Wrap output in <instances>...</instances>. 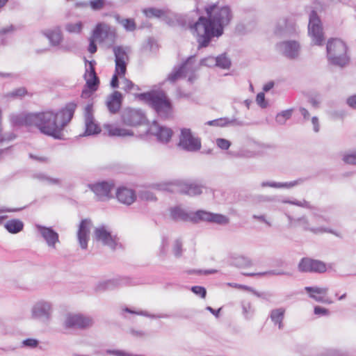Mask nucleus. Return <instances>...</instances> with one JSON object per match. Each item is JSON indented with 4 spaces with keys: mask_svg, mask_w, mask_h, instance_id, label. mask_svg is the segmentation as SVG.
Masks as SVG:
<instances>
[{
    "mask_svg": "<svg viewBox=\"0 0 356 356\" xmlns=\"http://www.w3.org/2000/svg\"><path fill=\"white\" fill-rule=\"evenodd\" d=\"M293 109H286L277 114L275 121L280 124H284L292 115Z\"/></svg>",
    "mask_w": 356,
    "mask_h": 356,
    "instance_id": "nucleus-43",
    "label": "nucleus"
},
{
    "mask_svg": "<svg viewBox=\"0 0 356 356\" xmlns=\"http://www.w3.org/2000/svg\"><path fill=\"white\" fill-rule=\"evenodd\" d=\"M296 221L298 222H300L302 225V228L305 231H310L314 234H319V233H330L337 235L335 232L330 228H325V227H309V221L307 218L305 216L300 217L297 219H296Z\"/></svg>",
    "mask_w": 356,
    "mask_h": 356,
    "instance_id": "nucleus-30",
    "label": "nucleus"
},
{
    "mask_svg": "<svg viewBox=\"0 0 356 356\" xmlns=\"http://www.w3.org/2000/svg\"><path fill=\"white\" fill-rule=\"evenodd\" d=\"M243 314L245 318H250L253 314V309H252L251 304L249 302H242Z\"/></svg>",
    "mask_w": 356,
    "mask_h": 356,
    "instance_id": "nucleus-52",
    "label": "nucleus"
},
{
    "mask_svg": "<svg viewBox=\"0 0 356 356\" xmlns=\"http://www.w3.org/2000/svg\"><path fill=\"white\" fill-rule=\"evenodd\" d=\"M108 36V31L105 29V26L102 24H98L92 31L91 38L94 39H104Z\"/></svg>",
    "mask_w": 356,
    "mask_h": 356,
    "instance_id": "nucleus-42",
    "label": "nucleus"
},
{
    "mask_svg": "<svg viewBox=\"0 0 356 356\" xmlns=\"http://www.w3.org/2000/svg\"><path fill=\"white\" fill-rule=\"evenodd\" d=\"M27 90L24 87L18 88L12 92H10L6 95L7 97H11L13 99L22 98L27 94Z\"/></svg>",
    "mask_w": 356,
    "mask_h": 356,
    "instance_id": "nucleus-47",
    "label": "nucleus"
},
{
    "mask_svg": "<svg viewBox=\"0 0 356 356\" xmlns=\"http://www.w3.org/2000/svg\"><path fill=\"white\" fill-rule=\"evenodd\" d=\"M143 13L145 15V16L147 18H161L163 17L165 15V13L163 10L154 7L145 8L143 10Z\"/></svg>",
    "mask_w": 356,
    "mask_h": 356,
    "instance_id": "nucleus-40",
    "label": "nucleus"
},
{
    "mask_svg": "<svg viewBox=\"0 0 356 356\" xmlns=\"http://www.w3.org/2000/svg\"><path fill=\"white\" fill-rule=\"evenodd\" d=\"M129 279H112L108 280L104 282H99L95 290L96 292H102L106 290H113L118 286H122L128 283Z\"/></svg>",
    "mask_w": 356,
    "mask_h": 356,
    "instance_id": "nucleus-26",
    "label": "nucleus"
},
{
    "mask_svg": "<svg viewBox=\"0 0 356 356\" xmlns=\"http://www.w3.org/2000/svg\"><path fill=\"white\" fill-rule=\"evenodd\" d=\"M343 161L348 164L356 165V153L348 154L343 156Z\"/></svg>",
    "mask_w": 356,
    "mask_h": 356,
    "instance_id": "nucleus-61",
    "label": "nucleus"
},
{
    "mask_svg": "<svg viewBox=\"0 0 356 356\" xmlns=\"http://www.w3.org/2000/svg\"><path fill=\"white\" fill-rule=\"evenodd\" d=\"M10 122L13 126H33V113L12 115Z\"/></svg>",
    "mask_w": 356,
    "mask_h": 356,
    "instance_id": "nucleus-28",
    "label": "nucleus"
},
{
    "mask_svg": "<svg viewBox=\"0 0 356 356\" xmlns=\"http://www.w3.org/2000/svg\"><path fill=\"white\" fill-rule=\"evenodd\" d=\"M199 65L200 66H206L208 67H216V57H213L212 56H209L205 58H203L200 60Z\"/></svg>",
    "mask_w": 356,
    "mask_h": 356,
    "instance_id": "nucleus-50",
    "label": "nucleus"
},
{
    "mask_svg": "<svg viewBox=\"0 0 356 356\" xmlns=\"http://www.w3.org/2000/svg\"><path fill=\"white\" fill-rule=\"evenodd\" d=\"M305 290L309 294V298L315 300L316 302L323 303L324 297L316 296L315 293L325 295L327 293L328 289L318 286H306Z\"/></svg>",
    "mask_w": 356,
    "mask_h": 356,
    "instance_id": "nucleus-33",
    "label": "nucleus"
},
{
    "mask_svg": "<svg viewBox=\"0 0 356 356\" xmlns=\"http://www.w3.org/2000/svg\"><path fill=\"white\" fill-rule=\"evenodd\" d=\"M105 129L108 131V136H110L125 137L134 135L132 130L116 127L113 124H106Z\"/></svg>",
    "mask_w": 356,
    "mask_h": 356,
    "instance_id": "nucleus-31",
    "label": "nucleus"
},
{
    "mask_svg": "<svg viewBox=\"0 0 356 356\" xmlns=\"http://www.w3.org/2000/svg\"><path fill=\"white\" fill-rule=\"evenodd\" d=\"M196 215L197 211L195 213H188L186 211L178 206L170 209V217L175 221H190L195 224L198 223L199 218H197V216Z\"/></svg>",
    "mask_w": 356,
    "mask_h": 356,
    "instance_id": "nucleus-20",
    "label": "nucleus"
},
{
    "mask_svg": "<svg viewBox=\"0 0 356 356\" xmlns=\"http://www.w3.org/2000/svg\"><path fill=\"white\" fill-rule=\"evenodd\" d=\"M296 32L295 22L287 17H282L277 22L275 34L280 37H289Z\"/></svg>",
    "mask_w": 356,
    "mask_h": 356,
    "instance_id": "nucleus-15",
    "label": "nucleus"
},
{
    "mask_svg": "<svg viewBox=\"0 0 356 356\" xmlns=\"http://www.w3.org/2000/svg\"><path fill=\"white\" fill-rule=\"evenodd\" d=\"M298 270L301 273H323L327 267L326 264L321 260L304 257L298 264Z\"/></svg>",
    "mask_w": 356,
    "mask_h": 356,
    "instance_id": "nucleus-10",
    "label": "nucleus"
},
{
    "mask_svg": "<svg viewBox=\"0 0 356 356\" xmlns=\"http://www.w3.org/2000/svg\"><path fill=\"white\" fill-rule=\"evenodd\" d=\"M191 291L196 296H200L201 298H205L207 296V289L202 286H193Z\"/></svg>",
    "mask_w": 356,
    "mask_h": 356,
    "instance_id": "nucleus-53",
    "label": "nucleus"
},
{
    "mask_svg": "<svg viewBox=\"0 0 356 356\" xmlns=\"http://www.w3.org/2000/svg\"><path fill=\"white\" fill-rule=\"evenodd\" d=\"M197 218L200 221H206L208 222L216 223L219 225H225L229 222V219L227 216L220 214L215 213L204 210L197 211Z\"/></svg>",
    "mask_w": 356,
    "mask_h": 356,
    "instance_id": "nucleus-19",
    "label": "nucleus"
},
{
    "mask_svg": "<svg viewBox=\"0 0 356 356\" xmlns=\"http://www.w3.org/2000/svg\"><path fill=\"white\" fill-rule=\"evenodd\" d=\"M234 263L235 266L239 268L246 267L251 265L250 259L243 256L236 257L234 260Z\"/></svg>",
    "mask_w": 356,
    "mask_h": 356,
    "instance_id": "nucleus-48",
    "label": "nucleus"
},
{
    "mask_svg": "<svg viewBox=\"0 0 356 356\" xmlns=\"http://www.w3.org/2000/svg\"><path fill=\"white\" fill-rule=\"evenodd\" d=\"M88 188L92 191L99 200H102L104 197L111 198L113 196L111 193V191L115 187V184L113 181H101L88 184Z\"/></svg>",
    "mask_w": 356,
    "mask_h": 356,
    "instance_id": "nucleus-12",
    "label": "nucleus"
},
{
    "mask_svg": "<svg viewBox=\"0 0 356 356\" xmlns=\"http://www.w3.org/2000/svg\"><path fill=\"white\" fill-rule=\"evenodd\" d=\"M88 79H85L86 82L81 92V97L82 98H87L92 95L97 90L100 83L99 79L97 74L88 75Z\"/></svg>",
    "mask_w": 356,
    "mask_h": 356,
    "instance_id": "nucleus-24",
    "label": "nucleus"
},
{
    "mask_svg": "<svg viewBox=\"0 0 356 356\" xmlns=\"http://www.w3.org/2000/svg\"><path fill=\"white\" fill-rule=\"evenodd\" d=\"M217 146L222 150H227L231 146V142L225 138H217L216 139Z\"/></svg>",
    "mask_w": 356,
    "mask_h": 356,
    "instance_id": "nucleus-57",
    "label": "nucleus"
},
{
    "mask_svg": "<svg viewBox=\"0 0 356 356\" xmlns=\"http://www.w3.org/2000/svg\"><path fill=\"white\" fill-rule=\"evenodd\" d=\"M136 97L149 106L161 120H168L173 117V103L163 90H152L136 94Z\"/></svg>",
    "mask_w": 356,
    "mask_h": 356,
    "instance_id": "nucleus-3",
    "label": "nucleus"
},
{
    "mask_svg": "<svg viewBox=\"0 0 356 356\" xmlns=\"http://www.w3.org/2000/svg\"><path fill=\"white\" fill-rule=\"evenodd\" d=\"M206 16H200L196 22L188 24L197 42V49L207 47L213 38L224 34L225 28L232 20L233 13L229 6H218V3L204 7Z\"/></svg>",
    "mask_w": 356,
    "mask_h": 356,
    "instance_id": "nucleus-1",
    "label": "nucleus"
},
{
    "mask_svg": "<svg viewBox=\"0 0 356 356\" xmlns=\"http://www.w3.org/2000/svg\"><path fill=\"white\" fill-rule=\"evenodd\" d=\"M86 63H88L89 67H88V68L86 69V72L83 76L84 79H86L87 75L97 74L96 71H95V67L96 65L95 60H92L88 61V60H86Z\"/></svg>",
    "mask_w": 356,
    "mask_h": 356,
    "instance_id": "nucleus-54",
    "label": "nucleus"
},
{
    "mask_svg": "<svg viewBox=\"0 0 356 356\" xmlns=\"http://www.w3.org/2000/svg\"><path fill=\"white\" fill-rule=\"evenodd\" d=\"M121 120L124 124L130 127H137L147 122L145 113L141 109L125 108L121 113Z\"/></svg>",
    "mask_w": 356,
    "mask_h": 356,
    "instance_id": "nucleus-7",
    "label": "nucleus"
},
{
    "mask_svg": "<svg viewBox=\"0 0 356 356\" xmlns=\"http://www.w3.org/2000/svg\"><path fill=\"white\" fill-rule=\"evenodd\" d=\"M116 197L120 202L131 205L136 200V194L134 190L122 186L117 189Z\"/></svg>",
    "mask_w": 356,
    "mask_h": 356,
    "instance_id": "nucleus-25",
    "label": "nucleus"
},
{
    "mask_svg": "<svg viewBox=\"0 0 356 356\" xmlns=\"http://www.w3.org/2000/svg\"><path fill=\"white\" fill-rule=\"evenodd\" d=\"M44 35L49 40L52 46H58L63 40V35L60 29L58 27L54 30H48L44 33Z\"/></svg>",
    "mask_w": 356,
    "mask_h": 356,
    "instance_id": "nucleus-35",
    "label": "nucleus"
},
{
    "mask_svg": "<svg viewBox=\"0 0 356 356\" xmlns=\"http://www.w3.org/2000/svg\"><path fill=\"white\" fill-rule=\"evenodd\" d=\"M106 354L114 355V356H128V353H126L120 350H111L107 349L106 350Z\"/></svg>",
    "mask_w": 356,
    "mask_h": 356,
    "instance_id": "nucleus-64",
    "label": "nucleus"
},
{
    "mask_svg": "<svg viewBox=\"0 0 356 356\" xmlns=\"http://www.w3.org/2000/svg\"><path fill=\"white\" fill-rule=\"evenodd\" d=\"M124 76L125 75H122L121 74H117V72H115L114 74L113 75V76L111 78V82H110L111 87L113 88H118L119 87L118 76L124 78Z\"/></svg>",
    "mask_w": 356,
    "mask_h": 356,
    "instance_id": "nucleus-62",
    "label": "nucleus"
},
{
    "mask_svg": "<svg viewBox=\"0 0 356 356\" xmlns=\"http://www.w3.org/2000/svg\"><path fill=\"white\" fill-rule=\"evenodd\" d=\"M92 221L90 218L82 219L79 225L76 236L79 245L82 250L88 248Z\"/></svg>",
    "mask_w": 356,
    "mask_h": 356,
    "instance_id": "nucleus-13",
    "label": "nucleus"
},
{
    "mask_svg": "<svg viewBox=\"0 0 356 356\" xmlns=\"http://www.w3.org/2000/svg\"><path fill=\"white\" fill-rule=\"evenodd\" d=\"M144 48L149 51H156L158 49V44L153 38H148Z\"/></svg>",
    "mask_w": 356,
    "mask_h": 356,
    "instance_id": "nucleus-55",
    "label": "nucleus"
},
{
    "mask_svg": "<svg viewBox=\"0 0 356 356\" xmlns=\"http://www.w3.org/2000/svg\"><path fill=\"white\" fill-rule=\"evenodd\" d=\"M51 313V304L47 301H39L32 308V317L43 321H48L50 318Z\"/></svg>",
    "mask_w": 356,
    "mask_h": 356,
    "instance_id": "nucleus-17",
    "label": "nucleus"
},
{
    "mask_svg": "<svg viewBox=\"0 0 356 356\" xmlns=\"http://www.w3.org/2000/svg\"><path fill=\"white\" fill-rule=\"evenodd\" d=\"M216 65L219 68L228 70L232 65V61L227 56V54L223 53L216 57Z\"/></svg>",
    "mask_w": 356,
    "mask_h": 356,
    "instance_id": "nucleus-39",
    "label": "nucleus"
},
{
    "mask_svg": "<svg viewBox=\"0 0 356 356\" xmlns=\"http://www.w3.org/2000/svg\"><path fill=\"white\" fill-rule=\"evenodd\" d=\"M308 33L316 45H321L324 40L321 19L314 10L309 13Z\"/></svg>",
    "mask_w": 356,
    "mask_h": 356,
    "instance_id": "nucleus-6",
    "label": "nucleus"
},
{
    "mask_svg": "<svg viewBox=\"0 0 356 356\" xmlns=\"http://www.w3.org/2000/svg\"><path fill=\"white\" fill-rule=\"evenodd\" d=\"M94 238L97 241L101 242L104 246H108L115 251L118 248H122L120 238L117 235H112L111 232L106 229L104 225L95 228Z\"/></svg>",
    "mask_w": 356,
    "mask_h": 356,
    "instance_id": "nucleus-5",
    "label": "nucleus"
},
{
    "mask_svg": "<svg viewBox=\"0 0 356 356\" xmlns=\"http://www.w3.org/2000/svg\"><path fill=\"white\" fill-rule=\"evenodd\" d=\"M17 135L13 132L10 133H3V131L0 132V144L5 141H11L15 139Z\"/></svg>",
    "mask_w": 356,
    "mask_h": 356,
    "instance_id": "nucleus-56",
    "label": "nucleus"
},
{
    "mask_svg": "<svg viewBox=\"0 0 356 356\" xmlns=\"http://www.w3.org/2000/svg\"><path fill=\"white\" fill-rule=\"evenodd\" d=\"M106 0H90L89 6L94 11L100 10L106 5Z\"/></svg>",
    "mask_w": 356,
    "mask_h": 356,
    "instance_id": "nucleus-51",
    "label": "nucleus"
},
{
    "mask_svg": "<svg viewBox=\"0 0 356 356\" xmlns=\"http://www.w3.org/2000/svg\"><path fill=\"white\" fill-rule=\"evenodd\" d=\"M307 179V178H299L296 180L289 181V182H276V181H266L261 182V186L262 188L272 187V188H289L296 186L297 185L303 184Z\"/></svg>",
    "mask_w": 356,
    "mask_h": 356,
    "instance_id": "nucleus-29",
    "label": "nucleus"
},
{
    "mask_svg": "<svg viewBox=\"0 0 356 356\" xmlns=\"http://www.w3.org/2000/svg\"><path fill=\"white\" fill-rule=\"evenodd\" d=\"M202 186L194 183L184 184L180 188V193L190 196L200 195L202 192Z\"/></svg>",
    "mask_w": 356,
    "mask_h": 356,
    "instance_id": "nucleus-36",
    "label": "nucleus"
},
{
    "mask_svg": "<svg viewBox=\"0 0 356 356\" xmlns=\"http://www.w3.org/2000/svg\"><path fill=\"white\" fill-rule=\"evenodd\" d=\"M285 309L283 308L274 309L270 311L269 317L275 326L280 330L284 328L283 320L284 318Z\"/></svg>",
    "mask_w": 356,
    "mask_h": 356,
    "instance_id": "nucleus-32",
    "label": "nucleus"
},
{
    "mask_svg": "<svg viewBox=\"0 0 356 356\" xmlns=\"http://www.w3.org/2000/svg\"><path fill=\"white\" fill-rule=\"evenodd\" d=\"M92 325V320L82 314L70 315L65 321V325L67 328L85 329Z\"/></svg>",
    "mask_w": 356,
    "mask_h": 356,
    "instance_id": "nucleus-16",
    "label": "nucleus"
},
{
    "mask_svg": "<svg viewBox=\"0 0 356 356\" xmlns=\"http://www.w3.org/2000/svg\"><path fill=\"white\" fill-rule=\"evenodd\" d=\"M113 51L115 56V72L125 75L127 67L126 58H128L127 52L122 46L114 47Z\"/></svg>",
    "mask_w": 356,
    "mask_h": 356,
    "instance_id": "nucleus-18",
    "label": "nucleus"
},
{
    "mask_svg": "<svg viewBox=\"0 0 356 356\" xmlns=\"http://www.w3.org/2000/svg\"><path fill=\"white\" fill-rule=\"evenodd\" d=\"M36 229L45 241L47 245L55 248L56 243L59 242L58 234L51 227L41 225H36Z\"/></svg>",
    "mask_w": 356,
    "mask_h": 356,
    "instance_id": "nucleus-22",
    "label": "nucleus"
},
{
    "mask_svg": "<svg viewBox=\"0 0 356 356\" xmlns=\"http://www.w3.org/2000/svg\"><path fill=\"white\" fill-rule=\"evenodd\" d=\"M168 245V238L167 236L163 235L161 238V243L158 253L159 257L164 259L167 255V247Z\"/></svg>",
    "mask_w": 356,
    "mask_h": 356,
    "instance_id": "nucleus-45",
    "label": "nucleus"
},
{
    "mask_svg": "<svg viewBox=\"0 0 356 356\" xmlns=\"http://www.w3.org/2000/svg\"><path fill=\"white\" fill-rule=\"evenodd\" d=\"M33 177L40 181H46L50 185H59L60 184L59 179L50 177L42 172L35 173L33 175Z\"/></svg>",
    "mask_w": 356,
    "mask_h": 356,
    "instance_id": "nucleus-41",
    "label": "nucleus"
},
{
    "mask_svg": "<svg viewBox=\"0 0 356 356\" xmlns=\"http://www.w3.org/2000/svg\"><path fill=\"white\" fill-rule=\"evenodd\" d=\"M256 102L257 104L262 108H265L268 106V102L266 101L265 94L263 92H260L257 95Z\"/></svg>",
    "mask_w": 356,
    "mask_h": 356,
    "instance_id": "nucleus-58",
    "label": "nucleus"
},
{
    "mask_svg": "<svg viewBox=\"0 0 356 356\" xmlns=\"http://www.w3.org/2000/svg\"><path fill=\"white\" fill-rule=\"evenodd\" d=\"M179 146L187 152H197L201 148V140L195 138L190 129L183 128L181 130Z\"/></svg>",
    "mask_w": 356,
    "mask_h": 356,
    "instance_id": "nucleus-8",
    "label": "nucleus"
},
{
    "mask_svg": "<svg viewBox=\"0 0 356 356\" xmlns=\"http://www.w3.org/2000/svg\"><path fill=\"white\" fill-rule=\"evenodd\" d=\"M122 102V94L118 90L113 92L108 97V99L106 101V106L108 111L112 114L118 113L121 108Z\"/></svg>",
    "mask_w": 356,
    "mask_h": 356,
    "instance_id": "nucleus-23",
    "label": "nucleus"
},
{
    "mask_svg": "<svg viewBox=\"0 0 356 356\" xmlns=\"http://www.w3.org/2000/svg\"><path fill=\"white\" fill-rule=\"evenodd\" d=\"M172 252L174 256L176 258H180L182 257L184 249H183V243L180 238H177L174 241V244L172 246Z\"/></svg>",
    "mask_w": 356,
    "mask_h": 356,
    "instance_id": "nucleus-44",
    "label": "nucleus"
},
{
    "mask_svg": "<svg viewBox=\"0 0 356 356\" xmlns=\"http://www.w3.org/2000/svg\"><path fill=\"white\" fill-rule=\"evenodd\" d=\"M122 311L125 312L127 313H129V314H136V315H139V316H143L149 317V318H169L170 317V315H168V314H159V315L150 314H149L146 311H143V310L136 311V310L132 309H131L129 307H125L122 309Z\"/></svg>",
    "mask_w": 356,
    "mask_h": 356,
    "instance_id": "nucleus-38",
    "label": "nucleus"
},
{
    "mask_svg": "<svg viewBox=\"0 0 356 356\" xmlns=\"http://www.w3.org/2000/svg\"><path fill=\"white\" fill-rule=\"evenodd\" d=\"M84 120L85 131L79 137L95 136L101 132V127L95 120L92 104H88L85 108Z\"/></svg>",
    "mask_w": 356,
    "mask_h": 356,
    "instance_id": "nucleus-9",
    "label": "nucleus"
},
{
    "mask_svg": "<svg viewBox=\"0 0 356 356\" xmlns=\"http://www.w3.org/2000/svg\"><path fill=\"white\" fill-rule=\"evenodd\" d=\"M22 343V346L34 348L38 346L39 341H38V340H37L35 339L27 338V339L23 340Z\"/></svg>",
    "mask_w": 356,
    "mask_h": 356,
    "instance_id": "nucleus-59",
    "label": "nucleus"
},
{
    "mask_svg": "<svg viewBox=\"0 0 356 356\" xmlns=\"http://www.w3.org/2000/svg\"><path fill=\"white\" fill-rule=\"evenodd\" d=\"M277 51L284 57L290 60L296 59L300 54V45L296 40H286L277 43Z\"/></svg>",
    "mask_w": 356,
    "mask_h": 356,
    "instance_id": "nucleus-11",
    "label": "nucleus"
},
{
    "mask_svg": "<svg viewBox=\"0 0 356 356\" xmlns=\"http://www.w3.org/2000/svg\"><path fill=\"white\" fill-rule=\"evenodd\" d=\"M114 18L127 31L131 32L136 29V24L133 18H122L118 14L115 15Z\"/></svg>",
    "mask_w": 356,
    "mask_h": 356,
    "instance_id": "nucleus-37",
    "label": "nucleus"
},
{
    "mask_svg": "<svg viewBox=\"0 0 356 356\" xmlns=\"http://www.w3.org/2000/svg\"><path fill=\"white\" fill-rule=\"evenodd\" d=\"M207 124L215 127H225L229 124V119L228 118H220L218 119L210 120L207 122Z\"/></svg>",
    "mask_w": 356,
    "mask_h": 356,
    "instance_id": "nucleus-49",
    "label": "nucleus"
},
{
    "mask_svg": "<svg viewBox=\"0 0 356 356\" xmlns=\"http://www.w3.org/2000/svg\"><path fill=\"white\" fill-rule=\"evenodd\" d=\"M83 29V24L81 22L77 23H67L65 25V30L70 33H79Z\"/></svg>",
    "mask_w": 356,
    "mask_h": 356,
    "instance_id": "nucleus-46",
    "label": "nucleus"
},
{
    "mask_svg": "<svg viewBox=\"0 0 356 356\" xmlns=\"http://www.w3.org/2000/svg\"><path fill=\"white\" fill-rule=\"evenodd\" d=\"M76 106L74 102H69L57 112L33 113V126L42 134L62 140V131L72 119Z\"/></svg>",
    "mask_w": 356,
    "mask_h": 356,
    "instance_id": "nucleus-2",
    "label": "nucleus"
},
{
    "mask_svg": "<svg viewBox=\"0 0 356 356\" xmlns=\"http://www.w3.org/2000/svg\"><path fill=\"white\" fill-rule=\"evenodd\" d=\"M129 279H112L108 280L104 282H99L95 290L96 292H102L106 290H113L118 286H122L128 283Z\"/></svg>",
    "mask_w": 356,
    "mask_h": 356,
    "instance_id": "nucleus-27",
    "label": "nucleus"
},
{
    "mask_svg": "<svg viewBox=\"0 0 356 356\" xmlns=\"http://www.w3.org/2000/svg\"><path fill=\"white\" fill-rule=\"evenodd\" d=\"M122 83L124 84L122 89L127 92H129L136 86L133 81L126 77L122 79Z\"/></svg>",
    "mask_w": 356,
    "mask_h": 356,
    "instance_id": "nucleus-60",
    "label": "nucleus"
},
{
    "mask_svg": "<svg viewBox=\"0 0 356 356\" xmlns=\"http://www.w3.org/2000/svg\"><path fill=\"white\" fill-rule=\"evenodd\" d=\"M314 313L318 316H327L329 314L330 312L325 307L321 306H315L314 309Z\"/></svg>",
    "mask_w": 356,
    "mask_h": 356,
    "instance_id": "nucleus-63",
    "label": "nucleus"
},
{
    "mask_svg": "<svg viewBox=\"0 0 356 356\" xmlns=\"http://www.w3.org/2000/svg\"><path fill=\"white\" fill-rule=\"evenodd\" d=\"M195 58V55L188 56L184 61L178 65H175L172 72L168 74L167 80L175 83L179 79L186 76V67L191 64Z\"/></svg>",
    "mask_w": 356,
    "mask_h": 356,
    "instance_id": "nucleus-21",
    "label": "nucleus"
},
{
    "mask_svg": "<svg viewBox=\"0 0 356 356\" xmlns=\"http://www.w3.org/2000/svg\"><path fill=\"white\" fill-rule=\"evenodd\" d=\"M329 63L339 67L346 66L349 62L347 56V46L341 39H329L326 46Z\"/></svg>",
    "mask_w": 356,
    "mask_h": 356,
    "instance_id": "nucleus-4",
    "label": "nucleus"
},
{
    "mask_svg": "<svg viewBox=\"0 0 356 356\" xmlns=\"http://www.w3.org/2000/svg\"><path fill=\"white\" fill-rule=\"evenodd\" d=\"M147 134L155 136L159 142L167 143L172 136L171 129L165 126H161L156 121H154L147 131Z\"/></svg>",
    "mask_w": 356,
    "mask_h": 356,
    "instance_id": "nucleus-14",
    "label": "nucleus"
},
{
    "mask_svg": "<svg viewBox=\"0 0 356 356\" xmlns=\"http://www.w3.org/2000/svg\"><path fill=\"white\" fill-rule=\"evenodd\" d=\"M24 222L19 219H11L4 224V228L12 234H16L22 232L24 229Z\"/></svg>",
    "mask_w": 356,
    "mask_h": 356,
    "instance_id": "nucleus-34",
    "label": "nucleus"
}]
</instances>
